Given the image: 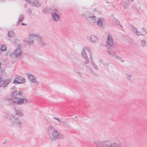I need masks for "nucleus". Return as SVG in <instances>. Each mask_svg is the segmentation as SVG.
<instances>
[{"instance_id":"obj_1","label":"nucleus","mask_w":147,"mask_h":147,"mask_svg":"<svg viewBox=\"0 0 147 147\" xmlns=\"http://www.w3.org/2000/svg\"><path fill=\"white\" fill-rule=\"evenodd\" d=\"M93 142L96 147H122L121 145L116 143L111 144L109 140L102 141L94 140Z\"/></svg>"},{"instance_id":"obj_2","label":"nucleus","mask_w":147,"mask_h":147,"mask_svg":"<svg viewBox=\"0 0 147 147\" xmlns=\"http://www.w3.org/2000/svg\"><path fill=\"white\" fill-rule=\"evenodd\" d=\"M50 138L52 141H54L56 139H63L64 136L62 134L58 132L56 130H54L52 132V135H50Z\"/></svg>"},{"instance_id":"obj_3","label":"nucleus","mask_w":147,"mask_h":147,"mask_svg":"<svg viewBox=\"0 0 147 147\" xmlns=\"http://www.w3.org/2000/svg\"><path fill=\"white\" fill-rule=\"evenodd\" d=\"M12 94H11V96L15 98L18 99V100H16V104L17 105H22L24 104V98H18V97L17 96L18 95H21L23 94V92H12Z\"/></svg>"},{"instance_id":"obj_4","label":"nucleus","mask_w":147,"mask_h":147,"mask_svg":"<svg viewBox=\"0 0 147 147\" xmlns=\"http://www.w3.org/2000/svg\"><path fill=\"white\" fill-rule=\"evenodd\" d=\"M107 44L108 46L110 47H111L113 45L112 36L110 35H109L108 36Z\"/></svg>"},{"instance_id":"obj_5","label":"nucleus","mask_w":147,"mask_h":147,"mask_svg":"<svg viewBox=\"0 0 147 147\" xmlns=\"http://www.w3.org/2000/svg\"><path fill=\"white\" fill-rule=\"evenodd\" d=\"M81 54L82 57L84 58L86 61L84 63L85 64H87L89 63V58L87 56L85 50H83L81 52Z\"/></svg>"},{"instance_id":"obj_6","label":"nucleus","mask_w":147,"mask_h":147,"mask_svg":"<svg viewBox=\"0 0 147 147\" xmlns=\"http://www.w3.org/2000/svg\"><path fill=\"white\" fill-rule=\"evenodd\" d=\"M37 38L40 40L39 45L41 47H43L47 45L46 41L44 40L42 37L38 36Z\"/></svg>"},{"instance_id":"obj_7","label":"nucleus","mask_w":147,"mask_h":147,"mask_svg":"<svg viewBox=\"0 0 147 147\" xmlns=\"http://www.w3.org/2000/svg\"><path fill=\"white\" fill-rule=\"evenodd\" d=\"M11 81V78L6 79L3 80L2 82V83H3L2 87L3 88L6 87Z\"/></svg>"},{"instance_id":"obj_8","label":"nucleus","mask_w":147,"mask_h":147,"mask_svg":"<svg viewBox=\"0 0 147 147\" xmlns=\"http://www.w3.org/2000/svg\"><path fill=\"white\" fill-rule=\"evenodd\" d=\"M31 5L33 6L38 7L40 6V3L37 0H32Z\"/></svg>"},{"instance_id":"obj_9","label":"nucleus","mask_w":147,"mask_h":147,"mask_svg":"<svg viewBox=\"0 0 147 147\" xmlns=\"http://www.w3.org/2000/svg\"><path fill=\"white\" fill-rule=\"evenodd\" d=\"M102 20L104 21L103 19L98 18L97 22V24L100 28H103L105 26L103 24Z\"/></svg>"},{"instance_id":"obj_10","label":"nucleus","mask_w":147,"mask_h":147,"mask_svg":"<svg viewBox=\"0 0 147 147\" xmlns=\"http://www.w3.org/2000/svg\"><path fill=\"white\" fill-rule=\"evenodd\" d=\"M7 101L8 102V105H11L16 104V100H13V99L10 98L7 99Z\"/></svg>"},{"instance_id":"obj_11","label":"nucleus","mask_w":147,"mask_h":147,"mask_svg":"<svg viewBox=\"0 0 147 147\" xmlns=\"http://www.w3.org/2000/svg\"><path fill=\"white\" fill-rule=\"evenodd\" d=\"M90 39L92 43H96L98 40V38L94 35H91Z\"/></svg>"},{"instance_id":"obj_12","label":"nucleus","mask_w":147,"mask_h":147,"mask_svg":"<svg viewBox=\"0 0 147 147\" xmlns=\"http://www.w3.org/2000/svg\"><path fill=\"white\" fill-rule=\"evenodd\" d=\"M21 52V49H16L13 52V54L17 57L19 56Z\"/></svg>"},{"instance_id":"obj_13","label":"nucleus","mask_w":147,"mask_h":147,"mask_svg":"<svg viewBox=\"0 0 147 147\" xmlns=\"http://www.w3.org/2000/svg\"><path fill=\"white\" fill-rule=\"evenodd\" d=\"M54 130H55V129L52 125L49 126L48 127L47 129V132L49 136H50V135H51V133H52V132Z\"/></svg>"},{"instance_id":"obj_14","label":"nucleus","mask_w":147,"mask_h":147,"mask_svg":"<svg viewBox=\"0 0 147 147\" xmlns=\"http://www.w3.org/2000/svg\"><path fill=\"white\" fill-rule=\"evenodd\" d=\"M24 15L23 14H21L19 18L18 23L16 24V26H18L19 25V23L21 22H22L23 20L24 19Z\"/></svg>"},{"instance_id":"obj_15","label":"nucleus","mask_w":147,"mask_h":147,"mask_svg":"<svg viewBox=\"0 0 147 147\" xmlns=\"http://www.w3.org/2000/svg\"><path fill=\"white\" fill-rule=\"evenodd\" d=\"M52 16L54 21H57L60 18L59 15L57 13H52Z\"/></svg>"},{"instance_id":"obj_16","label":"nucleus","mask_w":147,"mask_h":147,"mask_svg":"<svg viewBox=\"0 0 147 147\" xmlns=\"http://www.w3.org/2000/svg\"><path fill=\"white\" fill-rule=\"evenodd\" d=\"M129 29L134 33H135L136 30H137L136 27L131 24H129Z\"/></svg>"},{"instance_id":"obj_17","label":"nucleus","mask_w":147,"mask_h":147,"mask_svg":"<svg viewBox=\"0 0 147 147\" xmlns=\"http://www.w3.org/2000/svg\"><path fill=\"white\" fill-rule=\"evenodd\" d=\"M8 36L10 38H14L15 36V34L13 32L12 30H11L8 32Z\"/></svg>"},{"instance_id":"obj_18","label":"nucleus","mask_w":147,"mask_h":147,"mask_svg":"<svg viewBox=\"0 0 147 147\" xmlns=\"http://www.w3.org/2000/svg\"><path fill=\"white\" fill-rule=\"evenodd\" d=\"M130 2L129 1V0H124L123 3V5L125 8L128 7L130 4Z\"/></svg>"},{"instance_id":"obj_19","label":"nucleus","mask_w":147,"mask_h":147,"mask_svg":"<svg viewBox=\"0 0 147 147\" xmlns=\"http://www.w3.org/2000/svg\"><path fill=\"white\" fill-rule=\"evenodd\" d=\"M110 47H108V53L110 55L113 56H114L115 55V54L114 52L112 51V49H111V48Z\"/></svg>"},{"instance_id":"obj_20","label":"nucleus","mask_w":147,"mask_h":147,"mask_svg":"<svg viewBox=\"0 0 147 147\" xmlns=\"http://www.w3.org/2000/svg\"><path fill=\"white\" fill-rule=\"evenodd\" d=\"M86 17L88 18H88H90L92 20H95L96 19V17L95 16H93L91 14H88Z\"/></svg>"},{"instance_id":"obj_21","label":"nucleus","mask_w":147,"mask_h":147,"mask_svg":"<svg viewBox=\"0 0 147 147\" xmlns=\"http://www.w3.org/2000/svg\"><path fill=\"white\" fill-rule=\"evenodd\" d=\"M16 78L18 79V81L20 82V84L24 83L25 82L24 79L20 76H19L18 77Z\"/></svg>"},{"instance_id":"obj_22","label":"nucleus","mask_w":147,"mask_h":147,"mask_svg":"<svg viewBox=\"0 0 147 147\" xmlns=\"http://www.w3.org/2000/svg\"><path fill=\"white\" fill-rule=\"evenodd\" d=\"M15 113L19 117H21L23 115V114L22 112L17 111L15 109Z\"/></svg>"},{"instance_id":"obj_23","label":"nucleus","mask_w":147,"mask_h":147,"mask_svg":"<svg viewBox=\"0 0 147 147\" xmlns=\"http://www.w3.org/2000/svg\"><path fill=\"white\" fill-rule=\"evenodd\" d=\"M113 22L115 23L116 24L122 28H123L122 25L120 24L119 21H118L117 19L114 18L113 19Z\"/></svg>"},{"instance_id":"obj_24","label":"nucleus","mask_w":147,"mask_h":147,"mask_svg":"<svg viewBox=\"0 0 147 147\" xmlns=\"http://www.w3.org/2000/svg\"><path fill=\"white\" fill-rule=\"evenodd\" d=\"M22 123L21 122L20 120L16 121V125H17L20 128H21L22 127Z\"/></svg>"},{"instance_id":"obj_25","label":"nucleus","mask_w":147,"mask_h":147,"mask_svg":"<svg viewBox=\"0 0 147 147\" xmlns=\"http://www.w3.org/2000/svg\"><path fill=\"white\" fill-rule=\"evenodd\" d=\"M51 9H50L49 8L47 7L43 9L42 11L43 13H46L49 12Z\"/></svg>"},{"instance_id":"obj_26","label":"nucleus","mask_w":147,"mask_h":147,"mask_svg":"<svg viewBox=\"0 0 147 147\" xmlns=\"http://www.w3.org/2000/svg\"><path fill=\"white\" fill-rule=\"evenodd\" d=\"M7 47L5 45H2L1 47V50L2 51H4L6 50Z\"/></svg>"},{"instance_id":"obj_27","label":"nucleus","mask_w":147,"mask_h":147,"mask_svg":"<svg viewBox=\"0 0 147 147\" xmlns=\"http://www.w3.org/2000/svg\"><path fill=\"white\" fill-rule=\"evenodd\" d=\"M141 44L142 46L143 47H145L146 46V41L145 40H142L141 41Z\"/></svg>"},{"instance_id":"obj_28","label":"nucleus","mask_w":147,"mask_h":147,"mask_svg":"<svg viewBox=\"0 0 147 147\" xmlns=\"http://www.w3.org/2000/svg\"><path fill=\"white\" fill-rule=\"evenodd\" d=\"M13 83L16 84H20V82L18 81V79H17L16 78H15L13 82Z\"/></svg>"},{"instance_id":"obj_29","label":"nucleus","mask_w":147,"mask_h":147,"mask_svg":"<svg viewBox=\"0 0 147 147\" xmlns=\"http://www.w3.org/2000/svg\"><path fill=\"white\" fill-rule=\"evenodd\" d=\"M74 70L75 72L77 73L79 76L80 77H82V74L80 72L78 71L76 68H74Z\"/></svg>"},{"instance_id":"obj_30","label":"nucleus","mask_w":147,"mask_h":147,"mask_svg":"<svg viewBox=\"0 0 147 147\" xmlns=\"http://www.w3.org/2000/svg\"><path fill=\"white\" fill-rule=\"evenodd\" d=\"M84 50H86V51H88L89 53V54L92 53H91V50L90 49V48L88 47H85L84 49Z\"/></svg>"},{"instance_id":"obj_31","label":"nucleus","mask_w":147,"mask_h":147,"mask_svg":"<svg viewBox=\"0 0 147 147\" xmlns=\"http://www.w3.org/2000/svg\"><path fill=\"white\" fill-rule=\"evenodd\" d=\"M90 63L92 64L93 63H94L93 61V58L92 57V53L90 54Z\"/></svg>"},{"instance_id":"obj_32","label":"nucleus","mask_w":147,"mask_h":147,"mask_svg":"<svg viewBox=\"0 0 147 147\" xmlns=\"http://www.w3.org/2000/svg\"><path fill=\"white\" fill-rule=\"evenodd\" d=\"M24 90L22 89H20L19 88H17L15 90H14L13 92H22Z\"/></svg>"},{"instance_id":"obj_33","label":"nucleus","mask_w":147,"mask_h":147,"mask_svg":"<svg viewBox=\"0 0 147 147\" xmlns=\"http://www.w3.org/2000/svg\"><path fill=\"white\" fill-rule=\"evenodd\" d=\"M91 64L93 66V67L95 69H96V70H98V67L94 63H93L92 64Z\"/></svg>"},{"instance_id":"obj_34","label":"nucleus","mask_w":147,"mask_h":147,"mask_svg":"<svg viewBox=\"0 0 147 147\" xmlns=\"http://www.w3.org/2000/svg\"><path fill=\"white\" fill-rule=\"evenodd\" d=\"M125 75L126 76V78L129 80H130V78L131 77L132 75L130 74H125Z\"/></svg>"},{"instance_id":"obj_35","label":"nucleus","mask_w":147,"mask_h":147,"mask_svg":"<svg viewBox=\"0 0 147 147\" xmlns=\"http://www.w3.org/2000/svg\"><path fill=\"white\" fill-rule=\"evenodd\" d=\"M28 80L30 81L32 78L34 77V76L32 74H27Z\"/></svg>"},{"instance_id":"obj_36","label":"nucleus","mask_w":147,"mask_h":147,"mask_svg":"<svg viewBox=\"0 0 147 147\" xmlns=\"http://www.w3.org/2000/svg\"><path fill=\"white\" fill-rule=\"evenodd\" d=\"M116 58L119 60L120 61H122V62H124V60H123L120 57L116 56Z\"/></svg>"},{"instance_id":"obj_37","label":"nucleus","mask_w":147,"mask_h":147,"mask_svg":"<svg viewBox=\"0 0 147 147\" xmlns=\"http://www.w3.org/2000/svg\"><path fill=\"white\" fill-rule=\"evenodd\" d=\"M33 83H35L36 82V80L35 79V77H34L32 78V79H31V81Z\"/></svg>"},{"instance_id":"obj_38","label":"nucleus","mask_w":147,"mask_h":147,"mask_svg":"<svg viewBox=\"0 0 147 147\" xmlns=\"http://www.w3.org/2000/svg\"><path fill=\"white\" fill-rule=\"evenodd\" d=\"M61 123L65 124L66 127H69V125L67 124V122L65 121H61Z\"/></svg>"},{"instance_id":"obj_39","label":"nucleus","mask_w":147,"mask_h":147,"mask_svg":"<svg viewBox=\"0 0 147 147\" xmlns=\"http://www.w3.org/2000/svg\"><path fill=\"white\" fill-rule=\"evenodd\" d=\"M135 33H136V35L138 36L143 35L142 34L140 33V32H138L137 30H136V31L135 32Z\"/></svg>"},{"instance_id":"obj_40","label":"nucleus","mask_w":147,"mask_h":147,"mask_svg":"<svg viewBox=\"0 0 147 147\" xmlns=\"http://www.w3.org/2000/svg\"><path fill=\"white\" fill-rule=\"evenodd\" d=\"M53 11V13H57L58 12V10L57 9H52Z\"/></svg>"},{"instance_id":"obj_41","label":"nucleus","mask_w":147,"mask_h":147,"mask_svg":"<svg viewBox=\"0 0 147 147\" xmlns=\"http://www.w3.org/2000/svg\"><path fill=\"white\" fill-rule=\"evenodd\" d=\"M34 41L32 40H31L30 41H28V45H30L31 44H32Z\"/></svg>"},{"instance_id":"obj_42","label":"nucleus","mask_w":147,"mask_h":147,"mask_svg":"<svg viewBox=\"0 0 147 147\" xmlns=\"http://www.w3.org/2000/svg\"><path fill=\"white\" fill-rule=\"evenodd\" d=\"M16 87L15 86H13L11 88V90H13L15 89Z\"/></svg>"},{"instance_id":"obj_43","label":"nucleus","mask_w":147,"mask_h":147,"mask_svg":"<svg viewBox=\"0 0 147 147\" xmlns=\"http://www.w3.org/2000/svg\"><path fill=\"white\" fill-rule=\"evenodd\" d=\"M28 12L29 14H30L31 13L32 11L30 8H28Z\"/></svg>"},{"instance_id":"obj_44","label":"nucleus","mask_w":147,"mask_h":147,"mask_svg":"<svg viewBox=\"0 0 147 147\" xmlns=\"http://www.w3.org/2000/svg\"><path fill=\"white\" fill-rule=\"evenodd\" d=\"M103 64L105 67H108L109 66V65L107 63H103Z\"/></svg>"},{"instance_id":"obj_45","label":"nucleus","mask_w":147,"mask_h":147,"mask_svg":"<svg viewBox=\"0 0 147 147\" xmlns=\"http://www.w3.org/2000/svg\"><path fill=\"white\" fill-rule=\"evenodd\" d=\"M88 15H85V14H82L81 15V16H82L84 17L86 19V20H88V18H87L86 17L87 16H88Z\"/></svg>"},{"instance_id":"obj_46","label":"nucleus","mask_w":147,"mask_h":147,"mask_svg":"<svg viewBox=\"0 0 147 147\" xmlns=\"http://www.w3.org/2000/svg\"><path fill=\"white\" fill-rule=\"evenodd\" d=\"M92 74L94 76L96 77L97 76V75L94 72H92Z\"/></svg>"},{"instance_id":"obj_47","label":"nucleus","mask_w":147,"mask_h":147,"mask_svg":"<svg viewBox=\"0 0 147 147\" xmlns=\"http://www.w3.org/2000/svg\"><path fill=\"white\" fill-rule=\"evenodd\" d=\"M18 47L17 49H21L20 48L22 47V46L21 45L18 44Z\"/></svg>"},{"instance_id":"obj_48","label":"nucleus","mask_w":147,"mask_h":147,"mask_svg":"<svg viewBox=\"0 0 147 147\" xmlns=\"http://www.w3.org/2000/svg\"><path fill=\"white\" fill-rule=\"evenodd\" d=\"M28 3H31L32 1V0H25Z\"/></svg>"},{"instance_id":"obj_49","label":"nucleus","mask_w":147,"mask_h":147,"mask_svg":"<svg viewBox=\"0 0 147 147\" xmlns=\"http://www.w3.org/2000/svg\"><path fill=\"white\" fill-rule=\"evenodd\" d=\"M12 123L13 125H15L16 124V121H12Z\"/></svg>"},{"instance_id":"obj_50","label":"nucleus","mask_w":147,"mask_h":147,"mask_svg":"<svg viewBox=\"0 0 147 147\" xmlns=\"http://www.w3.org/2000/svg\"><path fill=\"white\" fill-rule=\"evenodd\" d=\"M24 103H26L28 102V100L26 98H25L24 99Z\"/></svg>"},{"instance_id":"obj_51","label":"nucleus","mask_w":147,"mask_h":147,"mask_svg":"<svg viewBox=\"0 0 147 147\" xmlns=\"http://www.w3.org/2000/svg\"><path fill=\"white\" fill-rule=\"evenodd\" d=\"M14 118V119H15V120L16 121H19V119L18 118V117H15Z\"/></svg>"},{"instance_id":"obj_52","label":"nucleus","mask_w":147,"mask_h":147,"mask_svg":"<svg viewBox=\"0 0 147 147\" xmlns=\"http://www.w3.org/2000/svg\"><path fill=\"white\" fill-rule=\"evenodd\" d=\"M0 82H2L3 80H4L3 79V78L1 76H0Z\"/></svg>"},{"instance_id":"obj_53","label":"nucleus","mask_w":147,"mask_h":147,"mask_svg":"<svg viewBox=\"0 0 147 147\" xmlns=\"http://www.w3.org/2000/svg\"><path fill=\"white\" fill-rule=\"evenodd\" d=\"M99 61L100 63H102V64L103 63V61L102 60H99Z\"/></svg>"},{"instance_id":"obj_54","label":"nucleus","mask_w":147,"mask_h":147,"mask_svg":"<svg viewBox=\"0 0 147 147\" xmlns=\"http://www.w3.org/2000/svg\"><path fill=\"white\" fill-rule=\"evenodd\" d=\"M55 119L57 120L58 121H59L60 122V119L57 118L56 117H55L54 118Z\"/></svg>"},{"instance_id":"obj_55","label":"nucleus","mask_w":147,"mask_h":147,"mask_svg":"<svg viewBox=\"0 0 147 147\" xmlns=\"http://www.w3.org/2000/svg\"><path fill=\"white\" fill-rule=\"evenodd\" d=\"M21 24L22 26H26L27 25L26 24L24 23H22Z\"/></svg>"},{"instance_id":"obj_56","label":"nucleus","mask_w":147,"mask_h":147,"mask_svg":"<svg viewBox=\"0 0 147 147\" xmlns=\"http://www.w3.org/2000/svg\"><path fill=\"white\" fill-rule=\"evenodd\" d=\"M135 9H136L135 11L138 12V10L137 9H136V8H135Z\"/></svg>"},{"instance_id":"obj_57","label":"nucleus","mask_w":147,"mask_h":147,"mask_svg":"<svg viewBox=\"0 0 147 147\" xmlns=\"http://www.w3.org/2000/svg\"><path fill=\"white\" fill-rule=\"evenodd\" d=\"M142 29H143V30L145 32H146V30H145V29L144 28H142Z\"/></svg>"},{"instance_id":"obj_58","label":"nucleus","mask_w":147,"mask_h":147,"mask_svg":"<svg viewBox=\"0 0 147 147\" xmlns=\"http://www.w3.org/2000/svg\"><path fill=\"white\" fill-rule=\"evenodd\" d=\"M6 0H0V2H4L6 1Z\"/></svg>"},{"instance_id":"obj_59","label":"nucleus","mask_w":147,"mask_h":147,"mask_svg":"<svg viewBox=\"0 0 147 147\" xmlns=\"http://www.w3.org/2000/svg\"><path fill=\"white\" fill-rule=\"evenodd\" d=\"M134 0H129V1L130 2L131 1H133Z\"/></svg>"},{"instance_id":"obj_60","label":"nucleus","mask_w":147,"mask_h":147,"mask_svg":"<svg viewBox=\"0 0 147 147\" xmlns=\"http://www.w3.org/2000/svg\"><path fill=\"white\" fill-rule=\"evenodd\" d=\"M33 36H37L36 35V34H34Z\"/></svg>"},{"instance_id":"obj_61","label":"nucleus","mask_w":147,"mask_h":147,"mask_svg":"<svg viewBox=\"0 0 147 147\" xmlns=\"http://www.w3.org/2000/svg\"><path fill=\"white\" fill-rule=\"evenodd\" d=\"M16 43V41H14L13 42V43H14V44H15Z\"/></svg>"},{"instance_id":"obj_62","label":"nucleus","mask_w":147,"mask_h":147,"mask_svg":"<svg viewBox=\"0 0 147 147\" xmlns=\"http://www.w3.org/2000/svg\"><path fill=\"white\" fill-rule=\"evenodd\" d=\"M36 83L37 84V85H38V81H37L36 82Z\"/></svg>"},{"instance_id":"obj_63","label":"nucleus","mask_w":147,"mask_h":147,"mask_svg":"<svg viewBox=\"0 0 147 147\" xmlns=\"http://www.w3.org/2000/svg\"><path fill=\"white\" fill-rule=\"evenodd\" d=\"M75 118H78V117H77V116H76L75 117Z\"/></svg>"},{"instance_id":"obj_64","label":"nucleus","mask_w":147,"mask_h":147,"mask_svg":"<svg viewBox=\"0 0 147 147\" xmlns=\"http://www.w3.org/2000/svg\"><path fill=\"white\" fill-rule=\"evenodd\" d=\"M106 3H109V1H107V2H106Z\"/></svg>"}]
</instances>
